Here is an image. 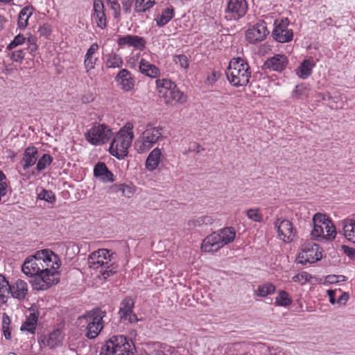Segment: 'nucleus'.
Listing matches in <instances>:
<instances>
[{"label":"nucleus","mask_w":355,"mask_h":355,"mask_svg":"<svg viewBox=\"0 0 355 355\" xmlns=\"http://www.w3.org/2000/svg\"><path fill=\"white\" fill-rule=\"evenodd\" d=\"M61 260L52 250L44 249L37 251L26 258L22 272L28 277H37L33 288L44 291L60 282Z\"/></svg>","instance_id":"f257e3e1"},{"label":"nucleus","mask_w":355,"mask_h":355,"mask_svg":"<svg viewBox=\"0 0 355 355\" xmlns=\"http://www.w3.org/2000/svg\"><path fill=\"white\" fill-rule=\"evenodd\" d=\"M134 124L128 121L116 132L110 143V153L119 159L128 155V148L134 139Z\"/></svg>","instance_id":"f03ea898"},{"label":"nucleus","mask_w":355,"mask_h":355,"mask_svg":"<svg viewBox=\"0 0 355 355\" xmlns=\"http://www.w3.org/2000/svg\"><path fill=\"white\" fill-rule=\"evenodd\" d=\"M313 230L311 236L318 241H333L337 235L333 220L326 214L316 213L312 218Z\"/></svg>","instance_id":"7ed1b4c3"},{"label":"nucleus","mask_w":355,"mask_h":355,"mask_svg":"<svg viewBox=\"0 0 355 355\" xmlns=\"http://www.w3.org/2000/svg\"><path fill=\"white\" fill-rule=\"evenodd\" d=\"M226 76L230 83L236 87L245 86L251 77L249 64L244 60L233 58L229 63Z\"/></svg>","instance_id":"20e7f679"},{"label":"nucleus","mask_w":355,"mask_h":355,"mask_svg":"<svg viewBox=\"0 0 355 355\" xmlns=\"http://www.w3.org/2000/svg\"><path fill=\"white\" fill-rule=\"evenodd\" d=\"M235 237L236 231L234 227H225L208 235L201 244V250L205 252H216L225 245L233 242Z\"/></svg>","instance_id":"39448f33"},{"label":"nucleus","mask_w":355,"mask_h":355,"mask_svg":"<svg viewBox=\"0 0 355 355\" xmlns=\"http://www.w3.org/2000/svg\"><path fill=\"white\" fill-rule=\"evenodd\" d=\"M113 253L107 249H99L92 252L88 258L89 266L94 270L101 268L100 272L104 279L115 273Z\"/></svg>","instance_id":"423d86ee"},{"label":"nucleus","mask_w":355,"mask_h":355,"mask_svg":"<svg viewBox=\"0 0 355 355\" xmlns=\"http://www.w3.org/2000/svg\"><path fill=\"white\" fill-rule=\"evenodd\" d=\"M106 314L105 311L95 308L79 318L81 324H86L85 333L87 338L94 339L99 335L104 327L103 318Z\"/></svg>","instance_id":"0eeeda50"},{"label":"nucleus","mask_w":355,"mask_h":355,"mask_svg":"<svg viewBox=\"0 0 355 355\" xmlns=\"http://www.w3.org/2000/svg\"><path fill=\"white\" fill-rule=\"evenodd\" d=\"M134 349L131 340L121 335L113 336L101 347L99 355H130Z\"/></svg>","instance_id":"6e6552de"},{"label":"nucleus","mask_w":355,"mask_h":355,"mask_svg":"<svg viewBox=\"0 0 355 355\" xmlns=\"http://www.w3.org/2000/svg\"><path fill=\"white\" fill-rule=\"evenodd\" d=\"M163 128L146 125L145 130L135 141V149L138 153H145L151 149L162 138Z\"/></svg>","instance_id":"1a4fd4ad"},{"label":"nucleus","mask_w":355,"mask_h":355,"mask_svg":"<svg viewBox=\"0 0 355 355\" xmlns=\"http://www.w3.org/2000/svg\"><path fill=\"white\" fill-rule=\"evenodd\" d=\"M112 135V130L109 125L94 122L85 133V139L90 144L98 146L107 143Z\"/></svg>","instance_id":"9d476101"},{"label":"nucleus","mask_w":355,"mask_h":355,"mask_svg":"<svg viewBox=\"0 0 355 355\" xmlns=\"http://www.w3.org/2000/svg\"><path fill=\"white\" fill-rule=\"evenodd\" d=\"M247 0H227L224 10V17L227 21H237L248 12Z\"/></svg>","instance_id":"9b49d317"},{"label":"nucleus","mask_w":355,"mask_h":355,"mask_svg":"<svg viewBox=\"0 0 355 355\" xmlns=\"http://www.w3.org/2000/svg\"><path fill=\"white\" fill-rule=\"evenodd\" d=\"M289 23L288 18L277 19L275 21L272 36L275 41L286 43L293 40V31L288 28Z\"/></svg>","instance_id":"f8f14e48"},{"label":"nucleus","mask_w":355,"mask_h":355,"mask_svg":"<svg viewBox=\"0 0 355 355\" xmlns=\"http://www.w3.org/2000/svg\"><path fill=\"white\" fill-rule=\"evenodd\" d=\"M322 258V252L319 245L308 242L304 243L299 252L297 260L298 263L306 265V263H313Z\"/></svg>","instance_id":"ddd939ff"},{"label":"nucleus","mask_w":355,"mask_h":355,"mask_svg":"<svg viewBox=\"0 0 355 355\" xmlns=\"http://www.w3.org/2000/svg\"><path fill=\"white\" fill-rule=\"evenodd\" d=\"M274 226L279 239L284 243H291L293 241L296 235V230L291 221L279 218L275 221Z\"/></svg>","instance_id":"4468645a"},{"label":"nucleus","mask_w":355,"mask_h":355,"mask_svg":"<svg viewBox=\"0 0 355 355\" xmlns=\"http://www.w3.org/2000/svg\"><path fill=\"white\" fill-rule=\"evenodd\" d=\"M269 34L266 23L263 21L250 26L246 31V40L250 44L263 41Z\"/></svg>","instance_id":"2eb2a0df"},{"label":"nucleus","mask_w":355,"mask_h":355,"mask_svg":"<svg viewBox=\"0 0 355 355\" xmlns=\"http://www.w3.org/2000/svg\"><path fill=\"white\" fill-rule=\"evenodd\" d=\"M64 335L62 331L56 329L52 331L41 335L39 343L44 347L54 349L62 345Z\"/></svg>","instance_id":"dca6fc26"},{"label":"nucleus","mask_w":355,"mask_h":355,"mask_svg":"<svg viewBox=\"0 0 355 355\" xmlns=\"http://www.w3.org/2000/svg\"><path fill=\"white\" fill-rule=\"evenodd\" d=\"M92 20L97 27L103 30L107 27V17L104 3L102 0H93Z\"/></svg>","instance_id":"f3484780"},{"label":"nucleus","mask_w":355,"mask_h":355,"mask_svg":"<svg viewBox=\"0 0 355 355\" xmlns=\"http://www.w3.org/2000/svg\"><path fill=\"white\" fill-rule=\"evenodd\" d=\"M119 48L132 47L142 51L146 45V40L136 35L119 36L116 41Z\"/></svg>","instance_id":"a211bd4d"},{"label":"nucleus","mask_w":355,"mask_h":355,"mask_svg":"<svg viewBox=\"0 0 355 355\" xmlns=\"http://www.w3.org/2000/svg\"><path fill=\"white\" fill-rule=\"evenodd\" d=\"M99 49L100 46L98 43L94 42L87 50L83 60L84 67L87 73L95 68L98 61Z\"/></svg>","instance_id":"6ab92c4d"},{"label":"nucleus","mask_w":355,"mask_h":355,"mask_svg":"<svg viewBox=\"0 0 355 355\" xmlns=\"http://www.w3.org/2000/svg\"><path fill=\"white\" fill-rule=\"evenodd\" d=\"M166 105L174 106L177 104H184L187 101V96L179 89L177 85L172 87L166 94L162 98Z\"/></svg>","instance_id":"aec40b11"},{"label":"nucleus","mask_w":355,"mask_h":355,"mask_svg":"<svg viewBox=\"0 0 355 355\" xmlns=\"http://www.w3.org/2000/svg\"><path fill=\"white\" fill-rule=\"evenodd\" d=\"M115 80L120 85L124 92L132 91L135 85V78L126 69H121L115 77Z\"/></svg>","instance_id":"412c9836"},{"label":"nucleus","mask_w":355,"mask_h":355,"mask_svg":"<svg viewBox=\"0 0 355 355\" xmlns=\"http://www.w3.org/2000/svg\"><path fill=\"white\" fill-rule=\"evenodd\" d=\"M288 60L285 55L276 54L266 60L264 67L275 71H282L287 66Z\"/></svg>","instance_id":"4be33fe9"},{"label":"nucleus","mask_w":355,"mask_h":355,"mask_svg":"<svg viewBox=\"0 0 355 355\" xmlns=\"http://www.w3.org/2000/svg\"><path fill=\"white\" fill-rule=\"evenodd\" d=\"M164 158L162 148L158 147L153 148L146 159V168L149 171H153L159 166Z\"/></svg>","instance_id":"5701e85b"},{"label":"nucleus","mask_w":355,"mask_h":355,"mask_svg":"<svg viewBox=\"0 0 355 355\" xmlns=\"http://www.w3.org/2000/svg\"><path fill=\"white\" fill-rule=\"evenodd\" d=\"M38 150L34 146H29L24 150L21 161L24 170H27L35 165L37 160Z\"/></svg>","instance_id":"b1692460"},{"label":"nucleus","mask_w":355,"mask_h":355,"mask_svg":"<svg viewBox=\"0 0 355 355\" xmlns=\"http://www.w3.org/2000/svg\"><path fill=\"white\" fill-rule=\"evenodd\" d=\"M94 176L103 182H114V175L104 162H98L94 168Z\"/></svg>","instance_id":"393cba45"},{"label":"nucleus","mask_w":355,"mask_h":355,"mask_svg":"<svg viewBox=\"0 0 355 355\" xmlns=\"http://www.w3.org/2000/svg\"><path fill=\"white\" fill-rule=\"evenodd\" d=\"M343 235L345 239L355 244V218H347L342 222Z\"/></svg>","instance_id":"a878e982"},{"label":"nucleus","mask_w":355,"mask_h":355,"mask_svg":"<svg viewBox=\"0 0 355 355\" xmlns=\"http://www.w3.org/2000/svg\"><path fill=\"white\" fill-rule=\"evenodd\" d=\"M10 288L11 295L18 300L24 299L28 291L27 283L22 279H17Z\"/></svg>","instance_id":"bb28decb"},{"label":"nucleus","mask_w":355,"mask_h":355,"mask_svg":"<svg viewBox=\"0 0 355 355\" xmlns=\"http://www.w3.org/2000/svg\"><path fill=\"white\" fill-rule=\"evenodd\" d=\"M35 8L31 5L24 6L19 13L17 27L20 30H24L28 25V20L32 16Z\"/></svg>","instance_id":"cd10ccee"},{"label":"nucleus","mask_w":355,"mask_h":355,"mask_svg":"<svg viewBox=\"0 0 355 355\" xmlns=\"http://www.w3.org/2000/svg\"><path fill=\"white\" fill-rule=\"evenodd\" d=\"M139 70L142 74L150 78H156L159 74V69L144 58L139 60Z\"/></svg>","instance_id":"c85d7f7f"},{"label":"nucleus","mask_w":355,"mask_h":355,"mask_svg":"<svg viewBox=\"0 0 355 355\" xmlns=\"http://www.w3.org/2000/svg\"><path fill=\"white\" fill-rule=\"evenodd\" d=\"M156 89L159 98H162L172 87L176 85L175 82L168 78H159L155 81Z\"/></svg>","instance_id":"c756f323"},{"label":"nucleus","mask_w":355,"mask_h":355,"mask_svg":"<svg viewBox=\"0 0 355 355\" xmlns=\"http://www.w3.org/2000/svg\"><path fill=\"white\" fill-rule=\"evenodd\" d=\"M38 321V315L35 313H31L26 318L24 322L21 324L20 330L26 331L32 334H35L37 324Z\"/></svg>","instance_id":"7c9ffc66"},{"label":"nucleus","mask_w":355,"mask_h":355,"mask_svg":"<svg viewBox=\"0 0 355 355\" xmlns=\"http://www.w3.org/2000/svg\"><path fill=\"white\" fill-rule=\"evenodd\" d=\"M174 16V9L171 5L164 9L161 14L156 18V24L158 26L162 27L168 24Z\"/></svg>","instance_id":"2f4dec72"},{"label":"nucleus","mask_w":355,"mask_h":355,"mask_svg":"<svg viewBox=\"0 0 355 355\" xmlns=\"http://www.w3.org/2000/svg\"><path fill=\"white\" fill-rule=\"evenodd\" d=\"M315 67L314 60L312 58L306 59L300 64L298 68L297 74L302 78L309 77L311 73L312 69Z\"/></svg>","instance_id":"473e14b6"},{"label":"nucleus","mask_w":355,"mask_h":355,"mask_svg":"<svg viewBox=\"0 0 355 355\" xmlns=\"http://www.w3.org/2000/svg\"><path fill=\"white\" fill-rule=\"evenodd\" d=\"M123 61L122 58L116 53L112 52L107 55L105 67L108 69L121 68Z\"/></svg>","instance_id":"72a5a7b5"},{"label":"nucleus","mask_w":355,"mask_h":355,"mask_svg":"<svg viewBox=\"0 0 355 355\" xmlns=\"http://www.w3.org/2000/svg\"><path fill=\"white\" fill-rule=\"evenodd\" d=\"M155 4V0H135L134 11L144 13L151 9Z\"/></svg>","instance_id":"f704fd0d"},{"label":"nucleus","mask_w":355,"mask_h":355,"mask_svg":"<svg viewBox=\"0 0 355 355\" xmlns=\"http://www.w3.org/2000/svg\"><path fill=\"white\" fill-rule=\"evenodd\" d=\"M134 304L135 302L130 297H125L123 300L119 311L121 318L128 316V314L133 311Z\"/></svg>","instance_id":"c9c22d12"},{"label":"nucleus","mask_w":355,"mask_h":355,"mask_svg":"<svg viewBox=\"0 0 355 355\" xmlns=\"http://www.w3.org/2000/svg\"><path fill=\"white\" fill-rule=\"evenodd\" d=\"M310 87L306 84H300L295 86L292 96L296 99H302L309 96Z\"/></svg>","instance_id":"e433bc0d"},{"label":"nucleus","mask_w":355,"mask_h":355,"mask_svg":"<svg viewBox=\"0 0 355 355\" xmlns=\"http://www.w3.org/2000/svg\"><path fill=\"white\" fill-rule=\"evenodd\" d=\"M292 303V299L290 295L285 291H280L278 292L275 297V304L277 306H288Z\"/></svg>","instance_id":"4c0bfd02"},{"label":"nucleus","mask_w":355,"mask_h":355,"mask_svg":"<svg viewBox=\"0 0 355 355\" xmlns=\"http://www.w3.org/2000/svg\"><path fill=\"white\" fill-rule=\"evenodd\" d=\"M53 157L49 154H44L37 161L36 170L40 172L50 166L53 162Z\"/></svg>","instance_id":"58836bf2"},{"label":"nucleus","mask_w":355,"mask_h":355,"mask_svg":"<svg viewBox=\"0 0 355 355\" xmlns=\"http://www.w3.org/2000/svg\"><path fill=\"white\" fill-rule=\"evenodd\" d=\"M312 279V275L306 271L300 272L292 277V281L303 286Z\"/></svg>","instance_id":"ea45409f"},{"label":"nucleus","mask_w":355,"mask_h":355,"mask_svg":"<svg viewBox=\"0 0 355 355\" xmlns=\"http://www.w3.org/2000/svg\"><path fill=\"white\" fill-rule=\"evenodd\" d=\"M275 291V286L270 283L261 285L258 287L256 294L261 297H266Z\"/></svg>","instance_id":"a19ab883"},{"label":"nucleus","mask_w":355,"mask_h":355,"mask_svg":"<svg viewBox=\"0 0 355 355\" xmlns=\"http://www.w3.org/2000/svg\"><path fill=\"white\" fill-rule=\"evenodd\" d=\"M105 2L111 10L112 15L115 19H119L121 17V5L118 0H105Z\"/></svg>","instance_id":"79ce46f5"},{"label":"nucleus","mask_w":355,"mask_h":355,"mask_svg":"<svg viewBox=\"0 0 355 355\" xmlns=\"http://www.w3.org/2000/svg\"><path fill=\"white\" fill-rule=\"evenodd\" d=\"M10 286L4 276L0 275V297L4 298L10 294Z\"/></svg>","instance_id":"37998d69"},{"label":"nucleus","mask_w":355,"mask_h":355,"mask_svg":"<svg viewBox=\"0 0 355 355\" xmlns=\"http://www.w3.org/2000/svg\"><path fill=\"white\" fill-rule=\"evenodd\" d=\"M173 62L178 64L181 68L187 69L189 65V61L187 55L184 54L175 55L173 56Z\"/></svg>","instance_id":"c03bdc74"},{"label":"nucleus","mask_w":355,"mask_h":355,"mask_svg":"<svg viewBox=\"0 0 355 355\" xmlns=\"http://www.w3.org/2000/svg\"><path fill=\"white\" fill-rule=\"evenodd\" d=\"M26 41V37L23 34H18L16 35L12 41L8 45L7 49L12 50L17 47V46L23 44Z\"/></svg>","instance_id":"a18cd8bd"},{"label":"nucleus","mask_w":355,"mask_h":355,"mask_svg":"<svg viewBox=\"0 0 355 355\" xmlns=\"http://www.w3.org/2000/svg\"><path fill=\"white\" fill-rule=\"evenodd\" d=\"M8 56L13 62L21 63L25 57L24 50L19 49L8 53Z\"/></svg>","instance_id":"49530a36"},{"label":"nucleus","mask_w":355,"mask_h":355,"mask_svg":"<svg viewBox=\"0 0 355 355\" xmlns=\"http://www.w3.org/2000/svg\"><path fill=\"white\" fill-rule=\"evenodd\" d=\"M220 76V73L219 71H217L215 69H211L210 71L207 72L205 83L213 85L218 80Z\"/></svg>","instance_id":"de8ad7c7"},{"label":"nucleus","mask_w":355,"mask_h":355,"mask_svg":"<svg viewBox=\"0 0 355 355\" xmlns=\"http://www.w3.org/2000/svg\"><path fill=\"white\" fill-rule=\"evenodd\" d=\"M139 60H140V53H131L126 60L127 65L131 68L135 69L137 64H139Z\"/></svg>","instance_id":"09e8293b"},{"label":"nucleus","mask_w":355,"mask_h":355,"mask_svg":"<svg viewBox=\"0 0 355 355\" xmlns=\"http://www.w3.org/2000/svg\"><path fill=\"white\" fill-rule=\"evenodd\" d=\"M51 32L52 28L51 24L49 23H44L43 24L40 25L37 31L40 36L44 37L45 38L49 37V36L51 34Z\"/></svg>","instance_id":"8fccbe9b"},{"label":"nucleus","mask_w":355,"mask_h":355,"mask_svg":"<svg viewBox=\"0 0 355 355\" xmlns=\"http://www.w3.org/2000/svg\"><path fill=\"white\" fill-rule=\"evenodd\" d=\"M247 216L250 219L255 222H260L263 218V216L258 209H248L247 211Z\"/></svg>","instance_id":"3c124183"},{"label":"nucleus","mask_w":355,"mask_h":355,"mask_svg":"<svg viewBox=\"0 0 355 355\" xmlns=\"http://www.w3.org/2000/svg\"><path fill=\"white\" fill-rule=\"evenodd\" d=\"M119 191L121 192L122 196L126 198H131L135 193L134 187L126 184H121Z\"/></svg>","instance_id":"603ef678"},{"label":"nucleus","mask_w":355,"mask_h":355,"mask_svg":"<svg viewBox=\"0 0 355 355\" xmlns=\"http://www.w3.org/2000/svg\"><path fill=\"white\" fill-rule=\"evenodd\" d=\"M41 199H43L47 202H53L55 201V195L51 191L43 190L39 195Z\"/></svg>","instance_id":"864d4df0"},{"label":"nucleus","mask_w":355,"mask_h":355,"mask_svg":"<svg viewBox=\"0 0 355 355\" xmlns=\"http://www.w3.org/2000/svg\"><path fill=\"white\" fill-rule=\"evenodd\" d=\"M27 42L30 53H33L37 49V38L35 36L30 35L27 39Z\"/></svg>","instance_id":"5fc2aeb1"},{"label":"nucleus","mask_w":355,"mask_h":355,"mask_svg":"<svg viewBox=\"0 0 355 355\" xmlns=\"http://www.w3.org/2000/svg\"><path fill=\"white\" fill-rule=\"evenodd\" d=\"M135 0H123L121 1L122 8L125 13L129 14L131 12V8L134 6Z\"/></svg>","instance_id":"6e6d98bb"},{"label":"nucleus","mask_w":355,"mask_h":355,"mask_svg":"<svg viewBox=\"0 0 355 355\" xmlns=\"http://www.w3.org/2000/svg\"><path fill=\"white\" fill-rule=\"evenodd\" d=\"M327 293H328V295L329 297V302L332 304H334L336 302H337L336 298L338 299V293H340V289L329 290V291H327Z\"/></svg>","instance_id":"4d7b16f0"},{"label":"nucleus","mask_w":355,"mask_h":355,"mask_svg":"<svg viewBox=\"0 0 355 355\" xmlns=\"http://www.w3.org/2000/svg\"><path fill=\"white\" fill-rule=\"evenodd\" d=\"M338 294V297L337 299V303L340 304H345L349 300V294L347 293H342L341 291L340 293Z\"/></svg>","instance_id":"13d9d810"},{"label":"nucleus","mask_w":355,"mask_h":355,"mask_svg":"<svg viewBox=\"0 0 355 355\" xmlns=\"http://www.w3.org/2000/svg\"><path fill=\"white\" fill-rule=\"evenodd\" d=\"M8 184L3 180L0 181V201L1 198L5 196L7 193Z\"/></svg>","instance_id":"bf43d9fd"},{"label":"nucleus","mask_w":355,"mask_h":355,"mask_svg":"<svg viewBox=\"0 0 355 355\" xmlns=\"http://www.w3.org/2000/svg\"><path fill=\"white\" fill-rule=\"evenodd\" d=\"M343 248L344 250L345 253L348 255L351 258L355 257V249L351 247H348L346 245H343Z\"/></svg>","instance_id":"052dcab7"},{"label":"nucleus","mask_w":355,"mask_h":355,"mask_svg":"<svg viewBox=\"0 0 355 355\" xmlns=\"http://www.w3.org/2000/svg\"><path fill=\"white\" fill-rule=\"evenodd\" d=\"M121 319L127 320L130 323H135L138 321L137 316L135 313H133V311L130 313L128 316L123 317Z\"/></svg>","instance_id":"680f3d73"},{"label":"nucleus","mask_w":355,"mask_h":355,"mask_svg":"<svg viewBox=\"0 0 355 355\" xmlns=\"http://www.w3.org/2000/svg\"><path fill=\"white\" fill-rule=\"evenodd\" d=\"M190 224H192L194 226H200L202 225H204L205 223H204V220H203V216H202L195 220L189 221V225Z\"/></svg>","instance_id":"e2e57ef3"},{"label":"nucleus","mask_w":355,"mask_h":355,"mask_svg":"<svg viewBox=\"0 0 355 355\" xmlns=\"http://www.w3.org/2000/svg\"><path fill=\"white\" fill-rule=\"evenodd\" d=\"M10 324V319L9 316L7 314L4 313L2 317V327H9Z\"/></svg>","instance_id":"0e129e2a"},{"label":"nucleus","mask_w":355,"mask_h":355,"mask_svg":"<svg viewBox=\"0 0 355 355\" xmlns=\"http://www.w3.org/2000/svg\"><path fill=\"white\" fill-rule=\"evenodd\" d=\"M2 331H3L5 338L7 340H10L11 338V333H10L9 327H2Z\"/></svg>","instance_id":"69168bd1"},{"label":"nucleus","mask_w":355,"mask_h":355,"mask_svg":"<svg viewBox=\"0 0 355 355\" xmlns=\"http://www.w3.org/2000/svg\"><path fill=\"white\" fill-rule=\"evenodd\" d=\"M203 220L205 224H212L214 222V218L211 216H203Z\"/></svg>","instance_id":"338daca9"},{"label":"nucleus","mask_w":355,"mask_h":355,"mask_svg":"<svg viewBox=\"0 0 355 355\" xmlns=\"http://www.w3.org/2000/svg\"><path fill=\"white\" fill-rule=\"evenodd\" d=\"M6 22V18L0 15V31L4 28V24Z\"/></svg>","instance_id":"774afa93"}]
</instances>
